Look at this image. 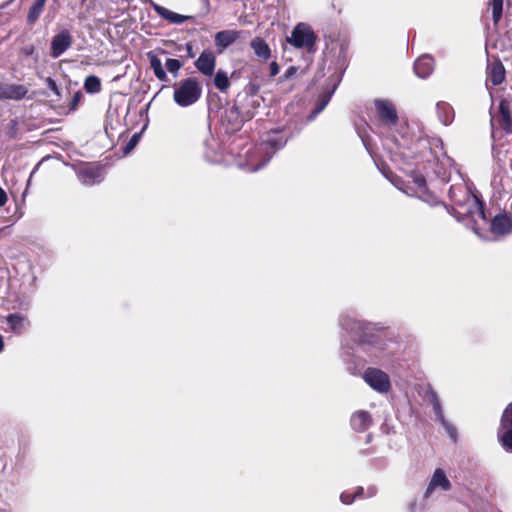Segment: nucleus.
<instances>
[{
  "label": "nucleus",
  "instance_id": "29",
  "mask_svg": "<svg viewBox=\"0 0 512 512\" xmlns=\"http://www.w3.org/2000/svg\"><path fill=\"white\" fill-rule=\"evenodd\" d=\"M492 18L494 25H498L503 11V0H492Z\"/></svg>",
  "mask_w": 512,
  "mask_h": 512
},
{
  "label": "nucleus",
  "instance_id": "38",
  "mask_svg": "<svg viewBox=\"0 0 512 512\" xmlns=\"http://www.w3.org/2000/svg\"><path fill=\"white\" fill-rule=\"evenodd\" d=\"M35 51V47L33 45H27L21 48V53L25 56H31Z\"/></svg>",
  "mask_w": 512,
  "mask_h": 512
},
{
  "label": "nucleus",
  "instance_id": "31",
  "mask_svg": "<svg viewBox=\"0 0 512 512\" xmlns=\"http://www.w3.org/2000/svg\"><path fill=\"white\" fill-rule=\"evenodd\" d=\"M182 62L178 59L169 58L166 61L167 70L174 76H177L179 69L182 67Z\"/></svg>",
  "mask_w": 512,
  "mask_h": 512
},
{
  "label": "nucleus",
  "instance_id": "32",
  "mask_svg": "<svg viewBox=\"0 0 512 512\" xmlns=\"http://www.w3.org/2000/svg\"><path fill=\"white\" fill-rule=\"evenodd\" d=\"M414 183L417 186L421 196L426 193V180L422 175H416L414 177Z\"/></svg>",
  "mask_w": 512,
  "mask_h": 512
},
{
  "label": "nucleus",
  "instance_id": "26",
  "mask_svg": "<svg viewBox=\"0 0 512 512\" xmlns=\"http://www.w3.org/2000/svg\"><path fill=\"white\" fill-rule=\"evenodd\" d=\"M150 67L152 68L154 75L160 81H167V74L162 66L161 60L153 53H148Z\"/></svg>",
  "mask_w": 512,
  "mask_h": 512
},
{
  "label": "nucleus",
  "instance_id": "15",
  "mask_svg": "<svg viewBox=\"0 0 512 512\" xmlns=\"http://www.w3.org/2000/svg\"><path fill=\"white\" fill-rule=\"evenodd\" d=\"M505 79V68L499 59H495L493 62L487 65V81L491 82L492 85H500Z\"/></svg>",
  "mask_w": 512,
  "mask_h": 512
},
{
  "label": "nucleus",
  "instance_id": "4",
  "mask_svg": "<svg viewBox=\"0 0 512 512\" xmlns=\"http://www.w3.org/2000/svg\"><path fill=\"white\" fill-rule=\"evenodd\" d=\"M202 94V86L195 78H187L179 82L174 89L173 99L180 107H188L196 103Z\"/></svg>",
  "mask_w": 512,
  "mask_h": 512
},
{
  "label": "nucleus",
  "instance_id": "34",
  "mask_svg": "<svg viewBox=\"0 0 512 512\" xmlns=\"http://www.w3.org/2000/svg\"><path fill=\"white\" fill-rule=\"evenodd\" d=\"M45 83H46L47 87H48L51 91H53L57 96H60V90H59V87H58V85L56 84V82H55L52 78L47 77V78L45 79Z\"/></svg>",
  "mask_w": 512,
  "mask_h": 512
},
{
  "label": "nucleus",
  "instance_id": "19",
  "mask_svg": "<svg viewBox=\"0 0 512 512\" xmlns=\"http://www.w3.org/2000/svg\"><path fill=\"white\" fill-rule=\"evenodd\" d=\"M372 424L371 415L367 411H358L351 417V426L357 432H363Z\"/></svg>",
  "mask_w": 512,
  "mask_h": 512
},
{
  "label": "nucleus",
  "instance_id": "9",
  "mask_svg": "<svg viewBox=\"0 0 512 512\" xmlns=\"http://www.w3.org/2000/svg\"><path fill=\"white\" fill-rule=\"evenodd\" d=\"M375 108L380 121L387 126H393L398 121V114L394 104L388 100H375Z\"/></svg>",
  "mask_w": 512,
  "mask_h": 512
},
{
  "label": "nucleus",
  "instance_id": "30",
  "mask_svg": "<svg viewBox=\"0 0 512 512\" xmlns=\"http://www.w3.org/2000/svg\"><path fill=\"white\" fill-rule=\"evenodd\" d=\"M335 90V87L330 91V92H327V93H324L320 96L318 102H317V105H316V108L315 110L313 111V115H317L318 113H320L322 110H324V108L327 106V104L329 103L331 97H332V94Z\"/></svg>",
  "mask_w": 512,
  "mask_h": 512
},
{
  "label": "nucleus",
  "instance_id": "46",
  "mask_svg": "<svg viewBox=\"0 0 512 512\" xmlns=\"http://www.w3.org/2000/svg\"><path fill=\"white\" fill-rule=\"evenodd\" d=\"M4 347V341L2 335H0V352L3 350Z\"/></svg>",
  "mask_w": 512,
  "mask_h": 512
},
{
  "label": "nucleus",
  "instance_id": "47",
  "mask_svg": "<svg viewBox=\"0 0 512 512\" xmlns=\"http://www.w3.org/2000/svg\"><path fill=\"white\" fill-rule=\"evenodd\" d=\"M294 72V68L291 67L287 72H286V75L285 77L287 78L290 74H292Z\"/></svg>",
  "mask_w": 512,
  "mask_h": 512
},
{
  "label": "nucleus",
  "instance_id": "36",
  "mask_svg": "<svg viewBox=\"0 0 512 512\" xmlns=\"http://www.w3.org/2000/svg\"><path fill=\"white\" fill-rule=\"evenodd\" d=\"M354 495L352 496L350 493L348 492H343L341 495H340V500L342 503L344 504H351L354 500Z\"/></svg>",
  "mask_w": 512,
  "mask_h": 512
},
{
  "label": "nucleus",
  "instance_id": "1",
  "mask_svg": "<svg viewBox=\"0 0 512 512\" xmlns=\"http://www.w3.org/2000/svg\"><path fill=\"white\" fill-rule=\"evenodd\" d=\"M449 198L453 202L452 210L458 220L470 217L473 221L485 220L483 202L473 194L465 183L452 185L449 189Z\"/></svg>",
  "mask_w": 512,
  "mask_h": 512
},
{
  "label": "nucleus",
  "instance_id": "39",
  "mask_svg": "<svg viewBox=\"0 0 512 512\" xmlns=\"http://www.w3.org/2000/svg\"><path fill=\"white\" fill-rule=\"evenodd\" d=\"M279 70H280L279 65L275 61L270 63V76L271 77L276 76L279 73Z\"/></svg>",
  "mask_w": 512,
  "mask_h": 512
},
{
  "label": "nucleus",
  "instance_id": "27",
  "mask_svg": "<svg viewBox=\"0 0 512 512\" xmlns=\"http://www.w3.org/2000/svg\"><path fill=\"white\" fill-rule=\"evenodd\" d=\"M214 85L217 89L224 92L226 91L230 86V81L228 78V75L223 70H218L214 77Z\"/></svg>",
  "mask_w": 512,
  "mask_h": 512
},
{
  "label": "nucleus",
  "instance_id": "24",
  "mask_svg": "<svg viewBox=\"0 0 512 512\" xmlns=\"http://www.w3.org/2000/svg\"><path fill=\"white\" fill-rule=\"evenodd\" d=\"M47 0H35L30 6L27 14V24L33 25L40 18L41 14L44 11Z\"/></svg>",
  "mask_w": 512,
  "mask_h": 512
},
{
  "label": "nucleus",
  "instance_id": "37",
  "mask_svg": "<svg viewBox=\"0 0 512 512\" xmlns=\"http://www.w3.org/2000/svg\"><path fill=\"white\" fill-rule=\"evenodd\" d=\"M247 105L253 109H256L260 106V102L255 97H247L246 99Z\"/></svg>",
  "mask_w": 512,
  "mask_h": 512
},
{
  "label": "nucleus",
  "instance_id": "40",
  "mask_svg": "<svg viewBox=\"0 0 512 512\" xmlns=\"http://www.w3.org/2000/svg\"><path fill=\"white\" fill-rule=\"evenodd\" d=\"M7 194L5 192V190L0 187V207L4 206L7 202Z\"/></svg>",
  "mask_w": 512,
  "mask_h": 512
},
{
  "label": "nucleus",
  "instance_id": "42",
  "mask_svg": "<svg viewBox=\"0 0 512 512\" xmlns=\"http://www.w3.org/2000/svg\"><path fill=\"white\" fill-rule=\"evenodd\" d=\"M376 492H377L376 488L374 486H371L367 490V496L372 497V496L376 495Z\"/></svg>",
  "mask_w": 512,
  "mask_h": 512
},
{
  "label": "nucleus",
  "instance_id": "41",
  "mask_svg": "<svg viewBox=\"0 0 512 512\" xmlns=\"http://www.w3.org/2000/svg\"><path fill=\"white\" fill-rule=\"evenodd\" d=\"M203 144H204L206 147H214V146H215V144H216V141H215V139H214L212 136H209V137H207V138L204 140Z\"/></svg>",
  "mask_w": 512,
  "mask_h": 512
},
{
  "label": "nucleus",
  "instance_id": "22",
  "mask_svg": "<svg viewBox=\"0 0 512 512\" xmlns=\"http://www.w3.org/2000/svg\"><path fill=\"white\" fill-rule=\"evenodd\" d=\"M153 8L160 17L173 24H182L188 18L158 4H154Z\"/></svg>",
  "mask_w": 512,
  "mask_h": 512
},
{
  "label": "nucleus",
  "instance_id": "48",
  "mask_svg": "<svg viewBox=\"0 0 512 512\" xmlns=\"http://www.w3.org/2000/svg\"><path fill=\"white\" fill-rule=\"evenodd\" d=\"M206 157H208L209 159H212L211 155L208 152L206 153Z\"/></svg>",
  "mask_w": 512,
  "mask_h": 512
},
{
  "label": "nucleus",
  "instance_id": "7",
  "mask_svg": "<svg viewBox=\"0 0 512 512\" xmlns=\"http://www.w3.org/2000/svg\"><path fill=\"white\" fill-rule=\"evenodd\" d=\"M363 379L373 390L379 393H387L391 388L388 374L378 368H367L363 374Z\"/></svg>",
  "mask_w": 512,
  "mask_h": 512
},
{
  "label": "nucleus",
  "instance_id": "6",
  "mask_svg": "<svg viewBox=\"0 0 512 512\" xmlns=\"http://www.w3.org/2000/svg\"><path fill=\"white\" fill-rule=\"evenodd\" d=\"M492 137L496 141L500 140L511 130V117L509 112V103L502 100L499 103V110L491 116Z\"/></svg>",
  "mask_w": 512,
  "mask_h": 512
},
{
  "label": "nucleus",
  "instance_id": "8",
  "mask_svg": "<svg viewBox=\"0 0 512 512\" xmlns=\"http://www.w3.org/2000/svg\"><path fill=\"white\" fill-rule=\"evenodd\" d=\"M498 440L506 451L512 452V403L505 408L501 416Z\"/></svg>",
  "mask_w": 512,
  "mask_h": 512
},
{
  "label": "nucleus",
  "instance_id": "21",
  "mask_svg": "<svg viewBox=\"0 0 512 512\" xmlns=\"http://www.w3.org/2000/svg\"><path fill=\"white\" fill-rule=\"evenodd\" d=\"M250 46L255 55L261 61H267L271 57V49L269 45L261 37H255L251 40Z\"/></svg>",
  "mask_w": 512,
  "mask_h": 512
},
{
  "label": "nucleus",
  "instance_id": "5",
  "mask_svg": "<svg viewBox=\"0 0 512 512\" xmlns=\"http://www.w3.org/2000/svg\"><path fill=\"white\" fill-rule=\"evenodd\" d=\"M317 36L312 28L305 23L297 24L287 37V42L297 49H303L308 53L316 51Z\"/></svg>",
  "mask_w": 512,
  "mask_h": 512
},
{
  "label": "nucleus",
  "instance_id": "13",
  "mask_svg": "<svg viewBox=\"0 0 512 512\" xmlns=\"http://www.w3.org/2000/svg\"><path fill=\"white\" fill-rule=\"evenodd\" d=\"M430 401L433 406V410L436 415V419L445 427V429L447 430L450 437L453 440H456V435H457L456 429L446 421L444 414H443L440 400L434 391H432L430 393Z\"/></svg>",
  "mask_w": 512,
  "mask_h": 512
},
{
  "label": "nucleus",
  "instance_id": "10",
  "mask_svg": "<svg viewBox=\"0 0 512 512\" xmlns=\"http://www.w3.org/2000/svg\"><path fill=\"white\" fill-rule=\"evenodd\" d=\"M73 43V37L71 33L64 29L54 35L51 40L50 55L53 58L60 57L65 51H67Z\"/></svg>",
  "mask_w": 512,
  "mask_h": 512
},
{
  "label": "nucleus",
  "instance_id": "2",
  "mask_svg": "<svg viewBox=\"0 0 512 512\" xmlns=\"http://www.w3.org/2000/svg\"><path fill=\"white\" fill-rule=\"evenodd\" d=\"M286 142L287 139L281 135L280 131L269 132L259 145L254 147L252 151H247L250 170L255 172L265 166L273 154L284 147Z\"/></svg>",
  "mask_w": 512,
  "mask_h": 512
},
{
  "label": "nucleus",
  "instance_id": "28",
  "mask_svg": "<svg viewBox=\"0 0 512 512\" xmlns=\"http://www.w3.org/2000/svg\"><path fill=\"white\" fill-rule=\"evenodd\" d=\"M84 88L88 93H98L101 90V81L97 76L90 75L84 81Z\"/></svg>",
  "mask_w": 512,
  "mask_h": 512
},
{
  "label": "nucleus",
  "instance_id": "33",
  "mask_svg": "<svg viewBox=\"0 0 512 512\" xmlns=\"http://www.w3.org/2000/svg\"><path fill=\"white\" fill-rule=\"evenodd\" d=\"M139 138H140V134L138 133H135L131 138L130 140L128 141V143L126 144L125 146V152H129L131 151L138 143L139 141Z\"/></svg>",
  "mask_w": 512,
  "mask_h": 512
},
{
  "label": "nucleus",
  "instance_id": "12",
  "mask_svg": "<svg viewBox=\"0 0 512 512\" xmlns=\"http://www.w3.org/2000/svg\"><path fill=\"white\" fill-rule=\"evenodd\" d=\"M216 57L211 50H204L195 61V67L205 76H211L214 73Z\"/></svg>",
  "mask_w": 512,
  "mask_h": 512
},
{
  "label": "nucleus",
  "instance_id": "35",
  "mask_svg": "<svg viewBox=\"0 0 512 512\" xmlns=\"http://www.w3.org/2000/svg\"><path fill=\"white\" fill-rule=\"evenodd\" d=\"M248 97H256L259 92V85L257 84H249L247 88Z\"/></svg>",
  "mask_w": 512,
  "mask_h": 512
},
{
  "label": "nucleus",
  "instance_id": "43",
  "mask_svg": "<svg viewBox=\"0 0 512 512\" xmlns=\"http://www.w3.org/2000/svg\"><path fill=\"white\" fill-rule=\"evenodd\" d=\"M80 99V93H76L72 99V108H74Z\"/></svg>",
  "mask_w": 512,
  "mask_h": 512
},
{
  "label": "nucleus",
  "instance_id": "16",
  "mask_svg": "<svg viewBox=\"0 0 512 512\" xmlns=\"http://www.w3.org/2000/svg\"><path fill=\"white\" fill-rule=\"evenodd\" d=\"M240 36V32L236 30L219 31L214 36L215 45L222 52L231 46Z\"/></svg>",
  "mask_w": 512,
  "mask_h": 512
},
{
  "label": "nucleus",
  "instance_id": "25",
  "mask_svg": "<svg viewBox=\"0 0 512 512\" xmlns=\"http://www.w3.org/2000/svg\"><path fill=\"white\" fill-rule=\"evenodd\" d=\"M439 120L444 125H449L454 118L453 108L446 102H438L436 105Z\"/></svg>",
  "mask_w": 512,
  "mask_h": 512
},
{
  "label": "nucleus",
  "instance_id": "23",
  "mask_svg": "<svg viewBox=\"0 0 512 512\" xmlns=\"http://www.w3.org/2000/svg\"><path fill=\"white\" fill-rule=\"evenodd\" d=\"M6 321L10 329L16 334H21L25 326L29 325L27 318L18 313L8 315Z\"/></svg>",
  "mask_w": 512,
  "mask_h": 512
},
{
  "label": "nucleus",
  "instance_id": "44",
  "mask_svg": "<svg viewBox=\"0 0 512 512\" xmlns=\"http://www.w3.org/2000/svg\"><path fill=\"white\" fill-rule=\"evenodd\" d=\"M364 492V489L363 487H358L357 490L355 491L354 493V498H358V497H361V495L363 494Z\"/></svg>",
  "mask_w": 512,
  "mask_h": 512
},
{
  "label": "nucleus",
  "instance_id": "3",
  "mask_svg": "<svg viewBox=\"0 0 512 512\" xmlns=\"http://www.w3.org/2000/svg\"><path fill=\"white\" fill-rule=\"evenodd\" d=\"M340 325L342 326L343 329L349 331L355 337L358 338L360 346L371 357H383L382 352L384 351L385 343L379 335H368L365 332L366 328H364V325L361 322L347 317L341 318Z\"/></svg>",
  "mask_w": 512,
  "mask_h": 512
},
{
  "label": "nucleus",
  "instance_id": "18",
  "mask_svg": "<svg viewBox=\"0 0 512 512\" xmlns=\"http://www.w3.org/2000/svg\"><path fill=\"white\" fill-rule=\"evenodd\" d=\"M434 69V60L429 55L419 57L414 63V71L420 78L428 77Z\"/></svg>",
  "mask_w": 512,
  "mask_h": 512
},
{
  "label": "nucleus",
  "instance_id": "17",
  "mask_svg": "<svg viewBox=\"0 0 512 512\" xmlns=\"http://www.w3.org/2000/svg\"><path fill=\"white\" fill-rule=\"evenodd\" d=\"M512 228L511 219L505 214L496 215L491 221V232L495 235H505Z\"/></svg>",
  "mask_w": 512,
  "mask_h": 512
},
{
  "label": "nucleus",
  "instance_id": "45",
  "mask_svg": "<svg viewBox=\"0 0 512 512\" xmlns=\"http://www.w3.org/2000/svg\"><path fill=\"white\" fill-rule=\"evenodd\" d=\"M187 51H188V55H189L190 57H193V54H192V47H191V45H189V44L187 45Z\"/></svg>",
  "mask_w": 512,
  "mask_h": 512
},
{
  "label": "nucleus",
  "instance_id": "20",
  "mask_svg": "<svg viewBox=\"0 0 512 512\" xmlns=\"http://www.w3.org/2000/svg\"><path fill=\"white\" fill-rule=\"evenodd\" d=\"M78 178L84 185H93L101 181V174L99 168L85 167L79 170Z\"/></svg>",
  "mask_w": 512,
  "mask_h": 512
},
{
  "label": "nucleus",
  "instance_id": "14",
  "mask_svg": "<svg viewBox=\"0 0 512 512\" xmlns=\"http://www.w3.org/2000/svg\"><path fill=\"white\" fill-rule=\"evenodd\" d=\"M436 488H441L445 491L451 488L449 479L446 477L444 471L440 468L434 471L430 483L425 491V497H429Z\"/></svg>",
  "mask_w": 512,
  "mask_h": 512
},
{
  "label": "nucleus",
  "instance_id": "11",
  "mask_svg": "<svg viewBox=\"0 0 512 512\" xmlns=\"http://www.w3.org/2000/svg\"><path fill=\"white\" fill-rule=\"evenodd\" d=\"M28 88L22 84L0 82V100L19 101L26 97Z\"/></svg>",
  "mask_w": 512,
  "mask_h": 512
}]
</instances>
